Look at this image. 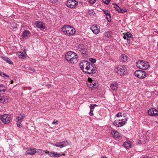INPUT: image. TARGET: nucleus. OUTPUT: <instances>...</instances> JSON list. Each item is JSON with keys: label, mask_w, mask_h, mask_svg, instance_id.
I'll return each mask as SVG.
<instances>
[{"label": "nucleus", "mask_w": 158, "mask_h": 158, "mask_svg": "<svg viewBox=\"0 0 158 158\" xmlns=\"http://www.w3.org/2000/svg\"><path fill=\"white\" fill-rule=\"evenodd\" d=\"M10 116L9 115L5 114L1 116L0 119L3 123H8L10 122Z\"/></svg>", "instance_id": "nucleus-10"}, {"label": "nucleus", "mask_w": 158, "mask_h": 158, "mask_svg": "<svg viewBox=\"0 0 158 158\" xmlns=\"http://www.w3.org/2000/svg\"><path fill=\"white\" fill-rule=\"evenodd\" d=\"M17 27V24L15 23H12L11 25V29H14L16 28Z\"/></svg>", "instance_id": "nucleus-34"}, {"label": "nucleus", "mask_w": 158, "mask_h": 158, "mask_svg": "<svg viewBox=\"0 0 158 158\" xmlns=\"http://www.w3.org/2000/svg\"><path fill=\"white\" fill-rule=\"evenodd\" d=\"M8 98H5L4 97H1L0 98V102L1 103H4L8 102Z\"/></svg>", "instance_id": "nucleus-24"}, {"label": "nucleus", "mask_w": 158, "mask_h": 158, "mask_svg": "<svg viewBox=\"0 0 158 158\" xmlns=\"http://www.w3.org/2000/svg\"><path fill=\"white\" fill-rule=\"evenodd\" d=\"M101 158H108L106 156H103L101 157Z\"/></svg>", "instance_id": "nucleus-50"}, {"label": "nucleus", "mask_w": 158, "mask_h": 158, "mask_svg": "<svg viewBox=\"0 0 158 158\" xmlns=\"http://www.w3.org/2000/svg\"><path fill=\"white\" fill-rule=\"evenodd\" d=\"M62 32L68 35L72 36L76 32L75 30L73 27L69 25L64 26L61 28Z\"/></svg>", "instance_id": "nucleus-2"}, {"label": "nucleus", "mask_w": 158, "mask_h": 158, "mask_svg": "<svg viewBox=\"0 0 158 158\" xmlns=\"http://www.w3.org/2000/svg\"><path fill=\"white\" fill-rule=\"evenodd\" d=\"M123 37L125 39L127 40L128 44H131L133 41V36L131 33L127 32L126 33H123Z\"/></svg>", "instance_id": "nucleus-7"}, {"label": "nucleus", "mask_w": 158, "mask_h": 158, "mask_svg": "<svg viewBox=\"0 0 158 158\" xmlns=\"http://www.w3.org/2000/svg\"><path fill=\"white\" fill-rule=\"evenodd\" d=\"M2 58L4 60L6 61V62L10 64H12V62L6 56L2 57Z\"/></svg>", "instance_id": "nucleus-25"}, {"label": "nucleus", "mask_w": 158, "mask_h": 158, "mask_svg": "<svg viewBox=\"0 0 158 158\" xmlns=\"http://www.w3.org/2000/svg\"><path fill=\"white\" fill-rule=\"evenodd\" d=\"M124 147L127 149L130 148L131 146V144L130 143H129L128 142H126L124 143Z\"/></svg>", "instance_id": "nucleus-28"}, {"label": "nucleus", "mask_w": 158, "mask_h": 158, "mask_svg": "<svg viewBox=\"0 0 158 158\" xmlns=\"http://www.w3.org/2000/svg\"><path fill=\"white\" fill-rule=\"evenodd\" d=\"M127 9L126 8H120L118 12L121 13H123L127 11Z\"/></svg>", "instance_id": "nucleus-32"}, {"label": "nucleus", "mask_w": 158, "mask_h": 158, "mask_svg": "<svg viewBox=\"0 0 158 158\" xmlns=\"http://www.w3.org/2000/svg\"><path fill=\"white\" fill-rule=\"evenodd\" d=\"M40 151H41V152H39V153L40 155H43V153H42V152H45V153L48 154L49 156L52 157H59L61 156L63 154H61L59 153H56L54 152H50L49 151H46L42 149H39Z\"/></svg>", "instance_id": "nucleus-6"}, {"label": "nucleus", "mask_w": 158, "mask_h": 158, "mask_svg": "<svg viewBox=\"0 0 158 158\" xmlns=\"http://www.w3.org/2000/svg\"><path fill=\"white\" fill-rule=\"evenodd\" d=\"M90 63L89 62L85 60H82L81 61L80 63V68L83 71L84 70V68H85V69H86L87 66H88L89 64Z\"/></svg>", "instance_id": "nucleus-12"}, {"label": "nucleus", "mask_w": 158, "mask_h": 158, "mask_svg": "<svg viewBox=\"0 0 158 158\" xmlns=\"http://www.w3.org/2000/svg\"><path fill=\"white\" fill-rule=\"evenodd\" d=\"M143 158H149L147 156V157H144Z\"/></svg>", "instance_id": "nucleus-52"}, {"label": "nucleus", "mask_w": 158, "mask_h": 158, "mask_svg": "<svg viewBox=\"0 0 158 158\" xmlns=\"http://www.w3.org/2000/svg\"><path fill=\"white\" fill-rule=\"evenodd\" d=\"M93 110L90 109V112L89 113V115L90 116H93V115L94 114H93Z\"/></svg>", "instance_id": "nucleus-44"}, {"label": "nucleus", "mask_w": 158, "mask_h": 158, "mask_svg": "<svg viewBox=\"0 0 158 158\" xmlns=\"http://www.w3.org/2000/svg\"><path fill=\"white\" fill-rule=\"evenodd\" d=\"M115 4L116 5V7H115V9L116 11L118 12V11H119L120 8L119 6H118L116 4Z\"/></svg>", "instance_id": "nucleus-42"}, {"label": "nucleus", "mask_w": 158, "mask_h": 158, "mask_svg": "<svg viewBox=\"0 0 158 158\" xmlns=\"http://www.w3.org/2000/svg\"><path fill=\"white\" fill-rule=\"evenodd\" d=\"M88 66H87L86 69L83 71L85 73L91 74H94L96 73L97 70L96 67L94 66V64L92 63H90L89 64Z\"/></svg>", "instance_id": "nucleus-4"}, {"label": "nucleus", "mask_w": 158, "mask_h": 158, "mask_svg": "<svg viewBox=\"0 0 158 158\" xmlns=\"http://www.w3.org/2000/svg\"><path fill=\"white\" fill-rule=\"evenodd\" d=\"M111 134L114 137L119 138L120 136V134L117 131L114 130H112Z\"/></svg>", "instance_id": "nucleus-21"}, {"label": "nucleus", "mask_w": 158, "mask_h": 158, "mask_svg": "<svg viewBox=\"0 0 158 158\" xmlns=\"http://www.w3.org/2000/svg\"><path fill=\"white\" fill-rule=\"evenodd\" d=\"M140 141H142L143 143H146L149 141V137L145 135V138H144L143 140H140Z\"/></svg>", "instance_id": "nucleus-29"}, {"label": "nucleus", "mask_w": 158, "mask_h": 158, "mask_svg": "<svg viewBox=\"0 0 158 158\" xmlns=\"http://www.w3.org/2000/svg\"><path fill=\"white\" fill-rule=\"evenodd\" d=\"M78 3V2L75 0H68L66 5L69 8H74Z\"/></svg>", "instance_id": "nucleus-8"}, {"label": "nucleus", "mask_w": 158, "mask_h": 158, "mask_svg": "<svg viewBox=\"0 0 158 158\" xmlns=\"http://www.w3.org/2000/svg\"><path fill=\"white\" fill-rule=\"evenodd\" d=\"M66 60L72 64L76 63L77 62V54L72 51H69L65 55Z\"/></svg>", "instance_id": "nucleus-1"}, {"label": "nucleus", "mask_w": 158, "mask_h": 158, "mask_svg": "<svg viewBox=\"0 0 158 158\" xmlns=\"http://www.w3.org/2000/svg\"><path fill=\"white\" fill-rule=\"evenodd\" d=\"M58 122V121L56 120H54L52 123V124H55L57 122Z\"/></svg>", "instance_id": "nucleus-47"}, {"label": "nucleus", "mask_w": 158, "mask_h": 158, "mask_svg": "<svg viewBox=\"0 0 158 158\" xmlns=\"http://www.w3.org/2000/svg\"><path fill=\"white\" fill-rule=\"evenodd\" d=\"M110 1V0H104L103 2L106 4L107 5L109 3Z\"/></svg>", "instance_id": "nucleus-40"}, {"label": "nucleus", "mask_w": 158, "mask_h": 158, "mask_svg": "<svg viewBox=\"0 0 158 158\" xmlns=\"http://www.w3.org/2000/svg\"><path fill=\"white\" fill-rule=\"evenodd\" d=\"M134 74L135 76L140 78H143L146 75V72L143 71L138 70L135 71Z\"/></svg>", "instance_id": "nucleus-9"}, {"label": "nucleus", "mask_w": 158, "mask_h": 158, "mask_svg": "<svg viewBox=\"0 0 158 158\" xmlns=\"http://www.w3.org/2000/svg\"><path fill=\"white\" fill-rule=\"evenodd\" d=\"M69 144L67 140L61 142H60L57 144L55 143L54 145L56 147L62 148L67 146Z\"/></svg>", "instance_id": "nucleus-14"}, {"label": "nucleus", "mask_w": 158, "mask_h": 158, "mask_svg": "<svg viewBox=\"0 0 158 158\" xmlns=\"http://www.w3.org/2000/svg\"><path fill=\"white\" fill-rule=\"evenodd\" d=\"M110 87L113 90H115L118 87V84L115 82H113L111 84Z\"/></svg>", "instance_id": "nucleus-23"}, {"label": "nucleus", "mask_w": 158, "mask_h": 158, "mask_svg": "<svg viewBox=\"0 0 158 158\" xmlns=\"http://www.w3.org/2000/svg\"><path fill=\"white\" fill-rule=\"evenodd\" d=\"M106 19L107 20V21L109 22H111V17L110 15V14H109L108 15H107L106 16Z\"/></svg>", "instance_id": "nucleus-33"}, {"label": "nucleus", "mask_w": 158, "mask_h": 158, "mask_svg": "<svg viewBox=\"0 0 158 158\" xmlns=\"http://www.w3.org/2000/svg\"><path fill=\"white\" fill-rule=\"evenodd\" d=\"M148 113L151 116H156L158 115V111L155 108H152L148 110Z\"/></svg>", "instance_id": "nucleus-15"}, {"label": "nucleus", "mask_w": 158, "mask_h": 158, "mask_svg": "<svg viewBox=\"0 0 158 158\" xmlns=\"http://www.w3.org/2000/svg\"><path fill=\"white\" fill-rule=\"evenodd\" d=\"M115 72L120 76H123L127 73V69L124 66H120L117 67L115 69Z\"/></svg>", "instance_id": "nucleus-5"}, {"label": "nucleus", "mask_w": 158, "mask_h": 158, "mask_svg": "<svg viewBox=\"0 0 158 158\" xmlns=\"http://www.w3.org/2000/svg\"><path fill=\"white\" fill-rule=\"evenodd\" d=\"M17 54L20 58L24 59L25 57V55L21 52H19Z\"/></svg>", "instance_id": "nucleus-30"}, {"label": "nucleus", "mask_w": 158, "mask_h": 158, "mask_svg": "<svg viewBox=\"0 0 158 158\" xmlns=\"http://www.w3.org/2000/svg\"><path fill=\"white\" fill-rule=\"evenodd\" d=\"M1 74L0 76L2 77L5 78H7L9 77V75L6 74L5 73L1 72Z\"/></svg>", "instance_id": "nucleus-31"}, {"label": "nucleus", "mask_w": 158, "mask_h": 158, "mask_svg": "<svg viewBox=\"0 0 158 158\" xmlns=\"http://www.w3.org/2000/svg\"><path fill=\"white\" fill-rule=\"evenodd\" d=\"M39 149L30 148L29 149H28L26 151L25 154L26 155L28 154L32 155L35 154L36 152V150H40Z\"/></svg>", "instance_id": "nucleus-16"}, {"label": "nucleus", "mask_w": 158, "mask_h": 158, "mask_svg": "<svg viewBox=\"0 0 158 158\" xmlns=\"http://www.w3.org/2000/svg\"><path fill=\"white\" fill-rule=\"evenodd\" d=\"M21 122H22V121H21L18 120V121L17 122V126L18 127H21V126H22V124L21 123Z\"/></svg>", "instance_id": "nucleus-36"}, {"label": "nucleus", "mask_w": 158, "mask_h": 158, "mask_svg": "<svg viewBox=\"0 0 158 158\" xmlns=\"http://www.w3.org/2000/svg\"><path fill=\"white\" fill-rule=\"evenodd\" d=\"M118 120H115L113 124L114 126H119V125H118Z\"/></svg>", "instance_id": "nucleus-43"}, {"label": "nucleus", "mask_w": 158, "mask_h": 158, "mask_svg": "<svg viewBox=\"0 0 158 158\" xmlns=\"http://www.w3.org/2000/svg\"><path fill=\"white\" fill-rule=\"evenodd\" d=\"M136 65L138 68L142 70L147 69L150 66L148 62L143 60H139L137 61Z\"/></svg>", "instance_id": "nucleus-3"}, {"label": "nucleus", "mask_w": 158, "mask_h": 158, "mask_svg": "<svg viewBox=\"0 0 158 158\" xmlns=\"http://www.w3.org/2000/svg\"><path fill=\"white\" fill-rule=\"evenodd\" d=\"M58 0H48L49 2L51 3H55Z\"/></svg>", "instance_id": "nucleus-41"}, {"label": "nucleus", "mask_w": 158, "mask_h": 158, "mask_svg": "<svg viewBox=\"0 0 158 158\" xmlns=\"http://www.w3.org/2000/svg\"><path fill=\"white\" fill-rule=\"evenodd\" d=\"M103 11L106 16L107 15H108L109 14H110V13L109 11L103 9Z\"/></svg>", "instance_id": "nucleus-35"}, {"label": "nucleus", "mask_w": 158, "mask_h": 158, "mask_svg": "<svg viewBox=\"0 0 158 158\" xmlns=\"http://www.w3.org/2000/svg\"><path fill=\"white\" fill-rule=\"evenodd\" d=\"M88 81H89L88 82H92L93 81L92 79L90 77H89L88 78Z\"/></svg>", "instance_id": "nucleus-46"}, {"label": "nucleus", "mask_w": 158, "mask_h": 158, "mask_svg": "<svg viewBox=\"0 0 158 158\" xmlns=\"http://www.w3.org/2000/svg\"><path fill=\"white\" fill-rule=\"evenodd\" d=\"M90 29L95 34H97L100 32V27L96 24L93 25L91 26Z\"/></svg>", "instance_id": "nucleus-11"}, {"label": "nucleus", "mask_w": 158, "mask_h": 158, "mask_svg": "<svg viewBox=\"0 0 158 158\" xmlns=\"http://www.w3.org/2000/svg\"><path fill=\"white\" fill-rule=\"evenodd\" d=\"M89 60L93 63H95L96 61V60L95 59L92 58H90L89 59Z\"/></svg>", "instance_id": "nucleus-38"}, {"label": "nucleus", "mask_w": 158, "mask_h": 158, "mask_svg": "<svg viewBox=\"0 0 158 158\" xmlns=\"http://www.w3.org/2000/svg\"><path fill=\"white\" fill-rule=\"evenodd\" d=\"M127 120V117H124L123 118L119 119L118 120V124L120 125V126H117V127H119L123 126L126 124Z\"/></svg>", "instance_id": "nucleus-17"}, {"label": "nucleus", "mask_w": 158, "mask_h": 158, "mask_svg": "<svg viewBox=\"0 0 158 158\" xmlns=\"http://www.w3.org/2000/svg\"><path fill=\"white\" fill-rule=\"evenodd\" d=\"M25 116L23 114H19L17 117L18 120L21 121L22 122V120L24 117Z\"/></svg>", "instance_id": "nucleus-27"}, {"label": "nucleus", "mask_w": 158, "mask_h": 158, "mask_svg": "<svg viewBox=\"0 0 158 158\" xmlns=\"http://www.w3.org/2000/svg\"><path fill=\"white\" fill-rule=\"evenodd\" d=\"M87 85L90 88H96L98 86V84L95 82L94 81L88 83Z\"/></svg>", "instance_id": "nucleus-20"}, {"label": "nucleus", "mask_w": 158, "mask_h": 158, "mask_svg": "<svg viewBox=\"0 0 158 158\" xmlns=\"http://www.w3.org/2000/svg\"><path fill=\"white\" fill-rule=\"evenodd\" d=\"M128 57L127 55L124 54H123L120 55L119 57L121 61L125 62L127 60Z\"/></svg>", "instance_id": "nucleus-22"}, {"label": "nucleus", "mask_w": 158, "mask_h": 158, "mask_svg": "<svg viewBox=\"0 0 158 158\" xmlns=\"http://www.w3.org/2000/svg\"><path fill=\"white\" fill-rule=\"evenodd\" d=\"M97 105L95 104H90V108L91 109L94 110V109L95 108V106H97Z\"/></svg>", "instance_id": "nucleus-37"}, {"label": "nucleus", "mask_w": 158, "mask_h": 158, "mask_svg": "<svg viewBox=\"0 0 158 158\" xmlns=\"http://www.w3.org/2000/svg\"><path fill=\"white\" fill-rule=\"evenodd\" d=\"M10 82H11V84H12L13 82V81L12 80H11Z\"/></svg>", "instance_id": "nucleus-51"}, {"label": "nucleus", "mask_w": 158, "mask_h": 158, "mask_svg": "<svg viewBox=\"0 0 158 158\" xmlns=\"http://www.w3.org/2000/svg\"><path fill=\"white\" fill-rule=\"evenodd\" d=\"M122 113H121V112H120L116 115L115 118H116V117H122Z\"/></svg>", "instance_id": "nucleus-39"}, {"label": "nucleus", "mask_w": 158, "mask_h": 158, "mask_svg": "<svg viewBox=\"0 0 158 158\" xmlns=\"http://www.w3.org/2000/svg\"><path fill=\"white\" fill-rule=\"evenodd\" d=\"M6 87L4 85L2 84H0V93L2 91L4 92L6 91ZM1 95V94H0V95Z\"/></svg>", "instance_id": "nucleus-26"}, {"label": "nucleus", "mask_w": 158, "mask_h": 158, "mask_svg": "<svg viewBox=\"0 0 158 158\" xmlns=\"http://www.w3.org/2000/svg\"><path fill=\"white\" fill-rule=\"evenodd\" d=\"M30 70H31V71H32L34 72H35V70L34 69H32V68H30Z\"/></svg>", "instance_id": "nucleus-48"}, {"label": "nucleus", "mask_w": 158, "mask_h": 158, "mask_svg": "<svg viewBox=\"0 0 158 158\" xmlns=\"http://www.w3.org/2000/svg\"><path fill=\"white\" fill-rule=\"evenodd\" d=\"M30 35V32L27 30L23 31L22 35V38L23 39H26L28 38Z\"/></svg>", "instance_id": "nucleus-19"}, {"label": "nucleus", "mask_w": 158, "mask_h": 158, "mask_svg": "<svg viewBox=\"0 0 158 158\" xmlns=\"http://www.w3.org/2000/svg\"><path fill=\"white\" fill-rule=\"evenodd\" d=\"M77 50L80 52L81 54H85L86 52V48L83 44H79L78 45Z\"/></svg>", "instance_id": "nucleus-13"}, {"label": "nucleus", "mask_w": 158, "mask_h": 158, "mask_svg": "<svg viewBox=\"0 0 158 158\" xmlns=\"http://www.w3.org/2000/svg\"><path fill=\"white\" fill-rule=\"evenodd\" d=\"M96 1V0H89V2L90 4H94Z\"/></svg>", "instance_id": "nucleus-45"}, {"label": "nucleus", "mask_w": 158, "mask_h": 158, "mask_svg": "<svg viewBox=\"0 0 158 158\" xmlns=\"http://www.w3.org/2000/svg\"><path fill=\"white\" fill-rule=\"evenodd\" d=\"M90 12L89 13V14L90 15H92V14L94 15L93 12L92 11H90Z\"/></svg>", "instance_id": "nucleus-49"}, {"label": "nucleus", "mask_w": 158, "mask_h": 158, "mask_svg": "<svg viewBox=\"0 0 158 158\" xmlns=\"http://www.w3.org/2000/svg\"><path fill=\"white\" fill-rule=\"evenodd\" d=\"M35 24L38 28L43 29L45 28L44 24L42 22L37 21L35 22Z\"/></svg>", "instance_id": "nucleus-18"}]
</instances>
